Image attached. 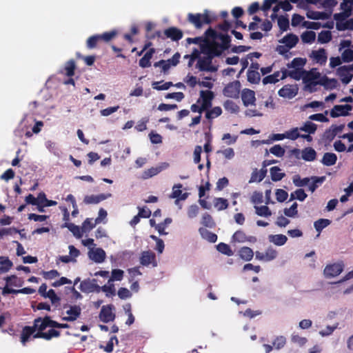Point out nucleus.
<instances>
[{"instance_id":"obj_39","label":"nucleus","mask_w":353,"mask_h":353,"mask_svg":"<svg viewBox=\"0 0 353 353\" xmlns=\"http://www.w3.org/2000/svg\"><path fill=\"white\" fill-rule=\"evenodd\" d=\"M75 69V61L73 59H70L65 63L63 70L65 72V75L71 77L74 74Z\"/></svg>"},{"instance_id":"obj_54","label":"nucleus","mask_w":353,"mask_h":353,"mask_svg":"<svg viewBox=\"0 0 353 353\" xmlns=\"http://www.w3.org/2000/svg\"><path fill=\"white\" fill-rule=\"evenodd\" d=\"M222 113V110L220 107L216 106L211 109L210 110H208L205 113V117L208 119H212L220 116Z\"/></svg>"},{"instance_id":"obj_26","label":"nucleus","mask_w":353,"mask_h":353,"mask_svg":"<svg viewBox=\"0 0 353 353\" xmlns=\"http://www.w3.org/2000/svg\"><path fill=\"white\" fill-rule=\"evenodd\" d=\"M36 330H34L33 325L32 326H25L23 328L21 334V342L23 345H26V343L28 341L31 335H34V333Z\"/></svg>"},{"instance_id":"obj_55","label":"nucleus","mask_w":353,"mask_h":353,"mask_svg":"<svg viewBox=\"0 0 353 353\" xmlns=\"http://www.w3.org/2000/svg\"><path fill=\"white\" fill-rule=\"evenodd\" d=\"M290 50V48L286 45H279L276 48V51L286 59H289L292 54V53L289 52Z\"/></svg>"},{"instance_id":"obj_43","label":"nucleus","mask_w":353,"mask_h":353,"mask_svg":"<svg viewBox=\"0 0 353 353\" xmlns=\"http://www.w3.org/2000/svg\"><path fill=\"white\" fill-rule=\"evenodd\" d=\"M163 82V81L153 82L152 83V88L157 90H166L174 85V84L171 81L165 82L162 85H160Z\"/></svg>"},{"instance_id":"obj_59","label":"nucleus","mask_w":353,"mask_h":353,"mask_svg":"<svg viewBox=\"0 0 353 353\" xmlns=\"http://www.w3.org/2000/svg\"><path fill=\"white\" fill-rule=\"evenodd\" d=\"M286 344V339L283 336H279L275 338L272 345L276 350L283 348Z\"/></svg>"},{"instance_id":"obj_61","label":"nucleus","mask_w":353,"mask_h":353,"mask_svg":"<svg viewBox=\"0 0 353 353\" xmlns=\"http://www.w3.org/2000/svg\"><path fill=\"white\" fill-rule=\"evenodd\" d=\"M291 341L292 343L299 345V346H303L307 342V339L305 337L299 336L297 334L293 333L291 336Z\"/></svg>"},{"instance_id":"obj_47","label":"nucleus","mask_w":353,"mask_h":353,"mask_svg":"<svg viewBox=\"0 0 353 353\" xmlns=\"http://www.w3.org/2000/svg\"><path fill=\"white\" fill-rule=\"evenodd\" d=\"M301 37L303 43H312L315 40L316 34L313 31H305L301 34Z\"/></svg>"},{"instance_id":"obj_24","label":"nucleus","mask_w":353,"mask_h":353,"mask_svg":"<svg viewBox=\"0 0 353 353\" xmlns=\"http://www.w3.org/2000/svg\"><path fill=\"white\" fill-rule=\"evenodd\" d=\"M107 198L108 196L104 194H100L98 195H87L84 197L83 202L85 204H97Z\"/></svg>"},{"instance_id":"obj_16","label":"nucleus","mask_w":353,"mask_h":353,"mask_svg":"<svg viewBox=\"0 0 353 353\" xmlns=\"http://www.w3.org/2000/svg\"><path fill=\"white\" fill-rule=\"evenodd\" d=\"M61 332L54 329H50L48 332H37L33 335L34 339H43L47 341L51 340L52 338L60 336Z\"/></svg>"},{"instance_id":"obj_5","label":"nucleus","mask_w":353,"mask_h":353,"mask_svg":"<svg viewBox=\"0 0 353 353\" xmlns=\"http://www.w3.org/2000/svg\"><path fill=\"white\" fill-rule=\"evenodd\" d=\"M212 59L211 57L206 55L205 57H199L196 68L200 71L216 72L217 68L212 65Z\"/></svg>"},{"instance_id":"obj_28","label":"nucleus","mask_w":353,"mask_h":353,"mask_svg":"<svg viewBox=\"0 0 353 353\" xmlns=\"http://www.w3.org/2000/svg\"><path fill=\"white\" fill-rule=\"evenodd\" d=\"M337 161V157L334 153L325 152L321 160V163L326 166L334 165Z\"/></svg>"},{"instance_id":"obj_21","label":"nucleus","mask_w":353,"mask_h":353,"mask_svg":"<svg viewBox=\"0 0 353 353\" xmlns=\"http://www.w3.org/2000/svg\"><path fill=\"white\" fill-rule=\"evenodd\" d=\"M155 53L154 48H150L143 57L139 60V66L142 68H149L151 65V59L153 57V54Z\"/></svg>"},{"instance_id":"obj_52","label":"nucleus","mask_w":353,"mask_h":353,"mask_svg":"<svg viewBox=\"0 0 353 353\" xmlns=\"http://www.w3.org/2000/svg\"><path fill=\"white\" fill-rule=\"evenodd\" d=\"M350 16V14L347 13V12L335 13L334 14V19L336 21V28H337L338 23L341 25H343L345 22L346 19L348 18Z\"/></svg>"},{"instance_id":"obj_20","label":"nucleus","mask_w":353,"mask_h":353,"mask_svg":"<svg viewBox=\"0 0 353 353\" xmlns=\"http://www.w3.org/2000/svg\"><path fill=\"white\" fill-rule=\"evenodd\" d=\"M299 42V37L293 34L289 33L284 36L281 40H279V43H284L290 49L293 48L296 46Z\"/></svg>"},{"instance_id":"obj_11","label":"nucleus","mask_w":353,"mask_h":353,"mask_svg":"<svg viewBox=\"0 0 353 353\" xmlns=\"http://www.w3.org/2000/svg\"><path fill=\"white\" fill-rule=\"evenodd\" d=\"M352 107L349 104L346 105H336L333 107L330 112L331 117L336 118L340 116L348 115V112L352 110Z\"/></svg>"},{"instance_id":"obj_9","label":"nucleus","mask_w":353,"mask_h":353,"mask_svg":"<svg viewBox=\"0 0 353 353\" xmlns=\"http://www.w3.org/2000/svg\"><path fill=\"white\" fill-rule=\"evenodd\" d=\"M114 306L112 305H103L99 313V319L103 323L112 321L115 319V314L112 312Z\"/></svg>"},{"instance_id":"obj_10","label":"nucleus","mask_w":353,"mask_h":353,"mask_svg":"<svg viewBox=\"0 0 353 353\" xmlns=\"http://www.w3.org/2000/svg\"><path fill=\"white\" fill-rule=\"evenodd\" d=\"M299 88L296 85H286L281 88L278 93L281 97L292 99L298 93Z\"/></svg>"},{"instance_id":"obj_13","label":"nucleus","mask_w":353,"mask_h":353,"mask_svg":"<svg viewBox=\"0 0 353 353\" xmlns=\"http://www.w3.org/2000/svg\"><path fill=\"white\" fill-rule=\"evenodd\" d=\"M343 270V265L339 263L327 265L324 269V274L327 278L334 277L339 275Z\"/></svg>"},{"instance_id":"obj_34","label":"nucleus","mask_w":353,"mask_h":353,"mask_svg":"<svg viewBox=\"0 0 353 353\" xmlns=\"http://www.w3.org/2000/svg\"><path fill=\"white\" fill-rule=\"evenodd\" d=\"M316 152L312 148H306L302 151V158L307 161H312L316 159Z\"/></svg>"},{"instance_id":"obj_18","label":"nucleus","mask_w":353,"mask_h":353,"mask_svg":"<svg viewBox=\"0 0 353 353\" xmlns=\"http://www.w3.org/2000/svg\"><path fill=\"white\" fill-rule=\"evenodd\" d=\"M164 34L172 41H178L183 37V32L175 27H170L165 30Z\"/></svg>"},{"instance_id":"obj_37","label":"nucleus","mask_w":353,"mask_h":353,"mask_svg":"<svg viewBox=\"0 0 353 353\" xmlns=\"http://www.w3.org/2000/svg\"><path fill=\"white\" fill-rule=\"evenodd\" d=\"M213 203L214 208H216L219 211L227 209L229 205L228 201L226 199L221 197L214 198Z\"/></svg>"},{"instance_id":"obj_50","label":"nucleus","mask_w":353,"mask_h":353,"mask_svg":"<svg viewBox=\"0 0 353 353\" xmlns=\"http://www.w3.org/2000/svg\"><path fill=\"white\" fill-rule=\"evenodd\" d=\"M331 221L327 219H320L314 223V228L316 231L321 232L323 229L330 224Z\"/></svg>"},{"instance_id":"obj_19","label":"nucleus","mask_w":353,"mask_h":353,"mask_svg":"<svg viewBox=\"0 0 353 353\" xmlns=\"http://www.w3.org/2000/svg\"><path fill=\"white\" fill-rule=\"evenodd\" d=\"M241 99L245 106L254 103L256 100L255 92L250 89H245L241 94Z\"/></svg>"},{"instance_id":"obj_51","label":"nucleus","mask_w":353,"mask_h":353,"mask_svg":"<svg viewBox=\"0 0 353 353\" xmlns=\"http://www.w3.org/2000/svg\"><path fill=\"white\" fill-rule=\"evenodd\" d=\"M306 16L308 19L314 20L323 19L326 17L325 12L314 10H308L306 13Z\"/></svg>"},{"instance_id":"obj_1","label":"nucleus","mask_w":353,"mask_h":353,"mask_svg":"<svg viewBox=\"0 0 353 353\" xmlns=\"http://www.w3.org/2000/svg\"><path fill=\"white\" fill-rule=\"evenodd\" d=\"M188 21L193 25L195 28L200 29L204 24H210L213 19L208 10H204L203 13H188L187 16Z\"/></svg>"},{"instance_id":"obj_42","label":"nucleus","mask_w":353,"mask_h":353,"mask_svg":"<svg viewBox=\"0 0 353 353\" xmlns=\"http://www.w3.org/2000/svg\"><path fill=\"white\" fill-rule=\"evenodd\" d=\"M12 262L8 259V257L1 256L0 271L6 272L12 268Z\"/></svg>"},{"instance_id":"obj_53","label":"nucleus","mask_w":353,"mask_h":353,"mask_svg":"<svg viewBox=\"0 0 353 353\" xmlns=\"http://www.w3.org/2000/svg\"><path fill=\"white\" fill-rule=\"evenodd\" d=\"M246 239L247 235L241 230L236 231L232 235V241L234 242L244 243L246 242Z\"/></svg>"},{"instance_id":"obj_2","label":"nucleus","mask_w":353,"mask_h":353,"mask_svg":"<svg viewBox=\"0 0 353 353\" xmlns=\"http://www.w3.org/2000/svg\"><path fill=\"white\" fill-rule=\"evenodd\" d=\"M201 51L203 54L211 57V58L220 57L224 52L216 41L205 38L203 43L201 44Z\"/></svg>"},{"instance_id":"obj_48","label":"nucleus","mask_w":353,"mask_h":353,"mask_svg":"<svg viewBox=\"0 0 353 353\" xmlns=\"http://www.w3.org/2000/svg\"><path fill=\"white\" fill-rule=\"evenodd\" d=\"M332 39V33L329 30L321 31L318 35V41L321 43H327Z\"/></svg>"},{"instance_id":"obj_29","label":"nucleus","mask_w":353,"mask_h":353,"mask_svg":"<svg viewBox=\"0 0 353 353\" xmlns=\"http://www.w3.org/2000/svg\"><path fill=\"white\" fill-rule=\"evenodd\" d=\"M269 241L278 246L283 245L288 241L284 234H271L269 236Z\"/></svg>"},{"instance_id":"obj_57","label":"nucleus","mask_w":353,"mask_h":353,"mask_svg":"<svg viewBox=\"0 0 353 353\" xmlns=\"http://www.w3.org/2000/svg\"><path fill=\"white\" fill-rule=\"evenodd\" d=\"M123 271L120 269H114L112 271V275L108 280V283L114 281H121L123 278Z\"/></svg>"},{"instance_id":"obj_46","label":"nucleus","mask_w":353,"mask_h":353,"mask_svg":"<svg viewBox=\"0 0 353 353\" xmlns=\"http://www.w3.org/2000/svg\"><path fill=\"white\" fill-rule=\"evenodd\" d=\"M216 250L223 254H225L228 256H232L233 255V252L231 249V248L230 247L229 245L225 243H219L217 245H216Z\"/></svg>"},{"instance_id":"obj_60","label":"nucleus","mask_w":353,"mask_h":353,"mask_svg":"<svg viewBox=\"0 0 353 353\" xmlns=\"http://www.w3.org/2000/svg\"><path fill=\"white\" fill-rule=\"evenodd\" d=\"M154 67L157 68L160 67L161 68V72L164 74L167 73L170 68V63H168V60H160L154 63Z\"/></svg>"},{"instance_id":"obj_14","label":"nucleus","mask_w":353,"mask_h":353,"mask_svg":"<svg viewBox=\"0 0 353 353\" xmlns=\"http://www.w3.org/2000/svg\"><path fill=\"white\" fill-rule=\"evenodd\" d=\"M320 77L319 72H314L312 71H305L304 72V76L303 77V80L304 83H306L307 86L311 88L312 86H316L318 84H315V83L319 81H316Z\"/></svg>"},{"instance_id":"obj_23","label":"nucleus","mask_w":353,"mask_h":353,"mask_svg":"<svg viewBox=\"0 0 353 353\" xmlns=\"http://www.w3.org/2000/svg\"><path fill=\"white\" fill-rule=\"evenodd\" d=\"M181 188L182 185L181 183L175 184L172 188V192L170 197L181 201L185 200L188 196V194L186 192L182 194V191L181 190Z\"/></svg>"},{"instance_id":"obj_64","label":"nucleus","mask_w":353,"mask_h":353,"mask_svg":"<svg viewBox=\"0 0 353 353\" xmlns=\"http://www.w3.org/2000/svg\"><path fill=\"white\" fill-rule=\"evenodd\" d=\"M341 59L343 62L349 63L353 61V50L351 49L345 50L341 54Z\"/></svg>"},{"instance_id":"obj_32","label":"nucleus","mask_w":353,"mask_h":353,"mask_svg":"<svg viewBox=\"0 0 353 353\" xmlns=\"http://www.w3.org/2000/svg\"><path fill=\"white\" fill-rule=\"evenodd\" d=\"M239 252L240 257L246 261H251L254 256L253 250L249 247L241 248Z\"/></svg>"},{"instance_id":"obj_56","label":"nucleus","mask_w":353,"mask_h":353,"mask_svg":"<svg viewBox=\"0 0 353 353\" xmlns=\"http://www.w3.org/2000/svg\"><path fill=\"white\" fill-rule=\"evenodd\" d=\"M307 194L305 192L303 189L296 190L294 193H292L290 195V201L294 200L295 199L303 201L307 198Z\"/></svg>"},{"instance_id":"obj_35","label":"nucleus","mask_w":353,"mask_h":353,"mask_svg":"<svg viewBox=\"0 0 353 353\" xmlns=\"http://www.w3.org/2000/svg\"><path fill=\"white\" fill-rule=\"evenodd\" d=\"M306 63V59L297 57L294 58L291 63L287 64L288 68H300L301 70H303V68Z\"/></svg>"},{"instance_id":"obj_8","label":"nucleus","mask_w":353,"mask_h":353,"mask_svg":"<svg viewBox=\"0 0 353 353\" xmlns=\"http://www.w3.org/2000/svg\"><path fill=\"white\" fill-rule=\"evenodd\" d=\"M79 289L84 293L97 292L98 290L99 285L97 283V279H84L79 285Z\"/></svg>"},{"instance_id":"obj_49","label":"nucleus","mask_w":353,"mask_h":353,"mask_svg":"<svg viewBox=\"0 0 353 353\" xmlns=\"http://www.w3.org/2000/svg\"><path fill=\"white\" fill-rule=\"evenodd\" d=\"M317 126L311 121H306L304 125L299 128L300 130L304 131L308 134H314Z\"/></svg>"},{"instance_id":"obj_27","label":"nucleus","mask_w":353,"mask_h":353,"mask_svg":"<svg viewBox=\"0 0 353 353\" xmlns=\"http://www.w3.org/2000/svg\"><path fill=\"white\" fill-rule=\"evenodd\" d=\"M315 84H319L325 88L332 89L336 87L337 80L335 79H329L327 77L324 76L321 78L318 82L315 83Z\"/></svg>"},{"instance_id":"obj_15","label":"nucleus","mask_w":353,"mask_h":353,"mask_svg":"<svg viewBox=\"0 0 353 353\" xmlns=\"http://www.w3.org/2000/svg\"><path fill=\"white\" fill-rule=\"evenodd\" d=\"M81 309L79 305H72L70 306V309L66 311L68 316L63 317V320L66 321H74L77 319L81 315Z\"/></svg>"},{"instance_id":"obj_45","label":"nucleus","mask_w":353,"mask_h":353,"mask_svg":"<svg viewBox=\"0 0 353 353\" xmlns=\"http://www.w3.org/2000/svg\"><path fill=\"white\" fill-rule=\"evenodd\" d=\"M256 214L260 216L268 217L272 215V212L267 205L254 206Z\"/></svg>"},{"instance_id":"obj_36","label":"nucleus","mask_w":353,"mask_h":353,"mask_svg":"<svg viewBox=\"0 0 353 353\" xmlns=\"http://www.w3.org/2000/svg\"><path fill=\"white\" fill-rule=\"evenodd\" d=\"M200 234L202 237L210 243H215L217 241V235L206 229L200 228Z\"/></svg>"},{"instance_id":"obj_41","label":"nucleus","mask_w":353,"mask_h":353,"mask_svg":"<svg viewBox=\"0 0 353 353\" xmlns=\"http://www.w3.org/2000/svg\"><path fill=\"white\" fill-rule=\"evenodd\" d=\"M248 81L251 83L257 84L261 81V76L258 71L248 70L247 72Z\"/></svg>"},{"instance_id":"obj_58","label":"nucleus","mask_w":353,"mask_h":353,"mask_svg":"<svg viewBox=\"0 0 353 353\" xmlns=\"http://www.w3.org/2000/svg\"><path fill=\"white\" fill-rule=\"evenodd\" d=\"M304 72H305V70H301L300 68H296L292 70H290L288 76L293 79L299 81L301 79H303L304 76Z\"/></svg>"},{"instance_id":"obj_22","label":"nucleus","mask_w":353,"mask_h":353,"mask_svg":"<svg viewBox=\"0 0 353 353\" xmlns=\"http://www.w3.org/2000/svg\"><path fill=\"white\" fill-rule=\"evenodd\" d=\"M89 257L96 263H102L105 259V252L102 248H97L89 252Z\"/></svg>"},{"instance_id":"obj_38","label":"nucleus","mask_w":353,"mask_h":353,"mask_svg":"<svg viewBox=\"0 0 353 353\" xmlns=\"http://www.w3.org/2000/svg\"><path fill=\"white\" fill-rule=\"evenodd\" d=\"M218 39L221 41V43H219L223 51L227 50L230 47L231 37L228 34L219 33Z\"/></svg>"},{"instance_id":"obj_62","label":"nucleus","mask_w":353,"mask_h":353,"mask_svg":"<svg viewBox=\"0 0 353 353\" xmlns=\"http://www.w3.org/2000/svg\"><path fill=\"white\" fill-rule=\"evenodd\" d=\"M201 223L208 228H213L215 225L214 221L210 214L205 213L202 216Z\"/></svg>"},{"instance_id":"obj_3","label":"nucleus","mask_w":353,"mask_h":353,"mask_svg":"<svg viewBox=\"0 0 353 353\" xmlns=\"http://www.w3.org/2000/svg\"><path fill=\"white\" fill-rule=\"evenodd\" d=\"M117 32L116 30H112L110 32H105L101 34H94L90 37L86 41V47L88 49H93L98 46L101 42H109L115 37Z\"/></svg>"},{"instance_id":"obj_25","label":"nucleus","mask_w":353,"mask_h":353,"mask_svg":"<svg viewBox=\"0 0 353 353\" xmlns=\"http://www.w3.org/2000/svg\"><path fill=\"white\" fill-rule=\"evenodd\" d=\"M33 327L37 332H43L48 327V323L46 316L44 318L38 317L34 320Z\"/></svg>"},{"instance_id":"obj_12","label":"nucleus","mask_w":353,"mask_h":353,"mask_svg":"<svg viewBox=\"0 0 353 353\" xmlns=\"http://www.w3.org/2000/svg\"><path fill=\"white\" fill-rule=\"evenodd\" d=\"M168 163H163L161 165L157 166V167H152L148 170H145L143 171L141 175L142 179H150L154 176L157 175L159 173H160L162 170L166 169L168 167Z\"/></svg>"},{"instance_id":"obj_44","label":"nucleus","mask_w":353,"mask_h":353,"mask_svg":"<svg viewBox=\"0 0 353 353\" xmlns=\"http://www.w3.org/2000/svg\"><path fill=\"white\" fill-rule=\"evenodd\" d=\"M225 110L231 113H237L239 111V107L237 104L231 100H226L223 103Z\"/></svg>"},{"instance_id":"obj_33","label":"nucleus","mask_w":353,"mask_h":353,"mask_svg":"<svg viewBox=\"0 0 353 353\" xmlns=\"http://www.w3.org/2000/svg\"><path fill=\"white\" fill-rule=\"evenodd\" d=\"M281 171V170L278 166H274L270 168V176L273 181H281L285 176V174Z\"/></svg>"},{"instance_id":"obj_17","label":"nucleus","mask_w":353,"mask_h":353,"mask_svg":"<svg viewBox=\"0 0 353 353\" xmlns=\"http://www.w3.org/2000/svg\"><path fill=\"white\" fill-rule=\"evenodd\" d=\"M311 57L318 63L323 65L327 62V56L325 49L320 48L318 50H313Z\"/></svg>"},{"instance_id":"obj_31","label":"nucleus","mask_w":353,"mask_h":353,"mask_svg":"<svg viewBox=\"0 0 353 353\" xmlns=\"http://www.w3.org/2000/svg\"><path fill=\"white\" fill-rule=\"evenodd\" d=\"M103 291L105 293L106 296H113L116 294V290L114 288V285L111 282L108 283V285H104L103 286H99L98 288L97 293Z\"/></svg>"},{"instance_id":"obj_4","label":"nucleus","mask_w":353,"mask_h":353,"mask_svg":"<svg viewBox=\"0 0 353 353\" xmlns=\"http://www.w3.org/2000/svg\"><path fill=\"white\" fill-rule=\"evenodd\" d=\"M241 90V83L239 81H234L229 83L223 89L224 96L229 98H239Z\"/></svg>"},{"instance_id":"obj_63","label":"nucleus","mask_w":353,"mask_h":353,"mask_svg":"<svg viewBox=\"0 0 353 353\" xmlns=\"http://www.w3.org/2000/svg\"><path fill=\"white\" fill-rule=\"evenodd\" d=\"M285 149L280 145H274L270 149V152L277 157H282L285 154Z\"/></svg>"},{"instance_id":"obj_6","label":"nucleus","mask_w":353,"mask_h":353,"mask_svg":"<svg viewBox=\"0 0 353 353\" xmlns=\"http://www.w3.org/2000/svg\"><path fill=\"white\" fill-rule=\"evenodd\" d=\"M139 261L143 266L149 267L151 265L152 268L157 266L156 254L151 250L143 251L141 253Z\"/></svg>"},{"instance_id":"obj_40","label":"nucleus","mask_w":353,"mask_h":353,"mask_svg":"<svg viewBox=\"0 0 353 353\" xmlns=\"http://www.w3.org/2000/svg\"><path fill=\"white\" fill-rule=\"evenodd\" d=\"M277 23L281 32L287 31L289 29L290 21L288 16H279Z\"/></svg>"},{"instance_id":"obj_7","label":"nucleus","mask_w":353,"mask_h":353,"mask_svg":"<svg viewBox=\"0 0 353 353\" xmlns=\"http://www.w3.org/2000/svg\"><path fill=\"white\" fill-rule=\"evenodd\" d=\"M352 70L353 65L341 66L337 69L336 74L343 84L347 85L352 81L353 74H351V71Z\"/></svg>"},{"instance_id":"obj_30","label":"nucleus","mask_w":353,"mask_h":353,"mask_svg":"<svg viewBox=\"0 0 353 353\" xmlns=\"http://www.w3.org/2000/svg\"><path fill=\"white\" fill-rule=\"evenodd\" d=\"M63 228H68L73 234V235L74 236H76L77 238H81L83 235V231L82 230H81L79 226L76 225L75 224H74L72 223L65 222L63 225Z\"/></svg>"}]
</instances>
